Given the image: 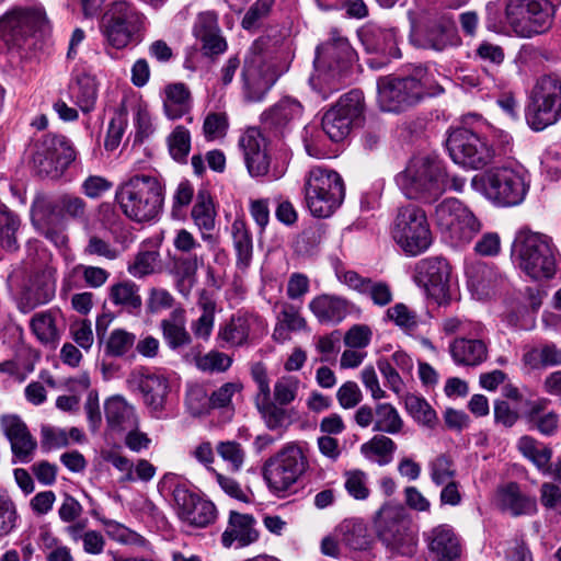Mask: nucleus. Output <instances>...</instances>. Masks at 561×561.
<instances>
[{
	"label": "nucleus",
	"mask_w": 561,
	"mask_h": 561,
	"mask_svg": "<svg viewBox=\"0 0 561 561\" xmlns=\"http://www.w3.org/2000/svg\"><path fill=\"white\" fill-rule=\"evenodd\" d=\"M411 41L416 47L443 51L459 45L460 37L450 16L434 15L413 31Z\"/></svg>",
	"instance_id": "aec40b11"
},
{
	"label": "nucleus",
	"mask_w": 561,
	"mask_h": 561,
	"mask_svg": "<svg viewBox=\"0 0 561 561\" xmlns=\"http://www.w3.org/2000/svg\"><path fill=\"white\" fill-rule=\"evenodd\" d=\"M44 211L53 214L58 219L70 218L73 220L87 219V203L83 198L72 194H61L55 198L37 197L34 202Z\"/></svg>",
	"instance_id": "7c9ffc66"
},
{
	"label": "nucleus",
	"mask_w": 561,
	"mask_h": 561,
	"mask_svg": "<svg viewBox=\"0 0 561 561\" xmlns=\"http://www.w3.org/2000/svg\"><path fill=\"white\" fill-rule=\"evenodd\" d=\"M216 451L228 463L231 471L238 472L243 467L245 450L240 443L236 440L219 442Z\"/></svg>",
	"instance_id": "e2e57ef3"
},
{
	"label": "nucleus",
	"mask_w": 561,
	"mask_h": 561,
	"mask_svg": "<svg viewBox=\"0 0 561 561\" xmlns=\"http://www.w3.org/2000/svg\"><path fill=\"white\" fill-rule=\"evenodd\" d=\"M55 295V283L47 273L32 275L25 284L19 301V309L28 313L37 306L47 304Z\"/></svg>",
	"instance_id": "c85d7f7f"
},
{
	"label": "nucleus",
	"mask_w": 561,
	"mask_h": 561,
	"mask_svg": "<svg viewBox=\"0 0 561 561\" xmlns=\"http://www.w3.org/2000/svg\"><path fill=\"white\" fill-rule=\"evenodd\" d=\"M301 112L302 107L299 102L290 98H284L265 111L261 119L266 128L279 130L286 127L291 121L298 118Z\"/></svg>",
	"instance_id": "a19ab883"
},
{
	"label": "nucleus",
	"mask_w": 561,
	"mask_h": 561,
	"mask_svg": "<svg viewBox=\"0 0 561 561\" xmlns=\"http://www.w3.org/2000/svg\"><path fill=\"white\" fill-rule=\"evenodd\" d=\"M364 111V95L358 90L344 94L322 117V129L332 141L343 140Z\"/></svg>",
	"instance_id": "f3484780"
},
{
	"label": "nucleus",
	"mask_w": 561,
	"mask_h": 561,
	"mask_svg": "<svg viewBox=\"0 0 561 561\" xmlns=\"http://www.w3.org/2000/svg\"><path fill=\"white\" fill-rule=\"evenodd\" d=\"M115 201L127 218L147 222L154 219L162 208L164 186L157 176L136 174L117 186Z\"/></svg>",
	"instance_id": "f257e3e1"
},
{
	"label": "nucleus",
	"mask_w": 561,
	"mask_h": 561,
	"mask_svg": "<svg viewBox=\"0 0 561 561\" xmlns=\"http://www.w3.org/2000/svg\"><path fill=\"white\" fill-rule=\"evenodd\" d=\"M345 195L341 175L322 167L312 168L305 181V197L314 217H330L342 204Z\"/></svg>",
	"instance_id": "0eeeda50"
},
{
	"label": "nucleus",
	"mask_w": 561,
	"mask_h": 561,
	"mask_svg": "<svg viewBox=\"0 0 561 561\" xmlns=\"http://www.w3.org/2000/svg\"><path fill=\"white\" fill-rule=\"evenodd\" d=\"M337 533L341 536L342 542L353 550H365L370 546V536L366 524L360 519H345L343 520Z\"/></svg>",
	"instance_id": "a18cd8bd"
},
{
	"label": "nucleus",
	"mask_w": 561,
	"mask_h": 561,
	"mask_svg": "<svg viewBox=\"0 0 561 561\" xmlns=\"http://www.w3.org/2000/svg\"><path fill=\"white\" fill-rule=\"evenodd\" d=\"M231 364V357L218 351H210L205 355L195 356V365L203 371H226Z\"/></svg>",
	"instance_id": "338daca9"
},
{
	"label": "nucleus",
	"mask_w": 561,
	"mask_h": 561,
	"mask_svg": "<svg viewBox=\"0 0 561 561\" xmlns=\"http://www.w3.org/2000/svg\"><path fill=\"white\" fill-rule=\"evenodd\" d=\"M193 35L201 43V49L205 56H217L227 50V41L221 34L218 16L213 11L202 12L197 15Z\"/></svg>",
	"instance_id": "393cba45"
},
{
	"label": "nucleus",
	"mask_w": 561,
	"mask_h": 561,
	"mask_svg": "<svg viewBox=\"0 0 561 561\" xmlns=\"http://www.w3.org/2000/svg\"><path fill=\"white\" fill-rule=\"evenodd\" d=\"M228 128L229 121L225 112H209L204 118L203 135L207 141L224 138Z\"/></svg>",
	"instance_id": "0e129e2a"
},
{
	"label": "nucleus",
	"mask_w": 561,
	"mask_h": 561,
	"mask_svg": "<svg viewBox=\"0 0 561 561\" xmlns=\"http://www.w3.org/2000/svg\"><path fill=\"white\" fill-rule=\"evenodd\" d=\"M257 317L248 313H237L218 331V340L221 346H242L248 342L252 324Z\"/></svg>",
	"instance_id": "4c0bfd02"
},
{
	"label": "nucleus",
	"mask_w": 561,
	"mask_h": 561,
	"mask_svg": "<svg viewBox=\"0 0 561 561\" xmlns=\"http://www.w3.org/2000/svg\"><path fill=\"white\" fill-rule=\"evenodd\" d=\"M523 363L530 369L561 366V348L553 343L534 347L524 354Z\"/></svg>",
	"instance_id": "09e8293b"
},
{
	"label": "nucleus",
	"mask_w": 561,
	"mask_h": 561,
	"mask_svg": "<svg viewBox=\"0 0 561 561\" xmlns=\"http://www.w3.org/2000/svg\"><path fill=\"white\" fill-rule=\"evenodd\" d=\"M255 520L252 515L230 512L229 522L221 536V543L230 548L234 541L240 547L249 546L259 538V533L254 528Z\"/></svg>",
	"instance_id": "72a5a7b5"
},
{
	"label": "nucleus",
	"mask_w": 561,
	"mask_h": 561,
	"mask_svg": "<svg viewBox=\"0 0 561 561\" xmlns=\"http://www.w3.org/2000/svg\"><path fill=\"white\" fill-rule=\"evenodd\" d=\"M279 308L276 316V323L272 337L276 343H285L290 340V332L304 331L307 329V320L301 314V308L294 304L284 301L276 302Z\"/></svg>",
	"instance_id": "473e14b6"
},
{
	"label": "nucleus",
	"mask_w": 561,
	"mask_h": 561,
	"mask_svg": "<svg viewBox=\"0 0 561 561\" xmlns=\"http://www.w3.org/2000/svg\"><path fill=\"white\" fill-rule=\"evenodd\" d=\"M48 30L49 20L38 5H16L0 16V43L8 49H21L31 37Z\"/></svg>",
	"instance_id": "6e6552de"
},
{
	"label": "nucleus",
	"mask_w": 561,
	"mask_h": 561,
	"mask_svg": "<svg viewBox=\"0 0 561 561\" xmlns=\"http://www.w3.org/2000/svg\"><path fill=\"white\" fill-rule=\"evenodd\" d=\"M363 43L368 50L391 54L396 45V33L393 30L374 27L363 34Z\"/></svg>",
	"instance_id": "13d9d810"
},
{
	"label": "nucleus",
	"mask_w": 561,
	"mask_h": 561,
	"mask_svg": "<svg viewBox=\"0 0 561 561\" xmlns=\"http://www.w3.org/2000/svg\"><path fill=\"white\" fill-rule=\"evenodd\" d=\"M402 193L410 199L431 203L447 188V174L442 163L430 156L412 158L396 178Z\"/></svg>",
	"instance_id": "f03ea898"
},
{
	"label": "nucleus",
	"mask_w": 561,
	"mask_h": 561,
	"mask_svg": "<svg viewBox=\"0 0 561 561\" xmlns=\"http://www.w3.org/2000/svg\"><path fill=\"white\" fill-rule=\"evenodd\" d=\"M376 422L373 430L389 435L400 434L404 421L399 411L391 403H377L375 407Z\"/></svg>",
	"instance_id": "8fccbe9b"
},
{
	"label": "nucleus",
	"mask_w": 561,
	"mask_h": 561,
	"mask_svg": "<svg viewBox=\"0 0 561 561\" xmlns=\"http://www.w3.org/2000/svg\"><path fill=\"white\" fill-rule=\"evenodd\" d=\"M513 253L520 270L529 277L540 280L554 276L558 249L548 234L520 230L515 238Z\"/></svg>",
	"instance_id": "7ed1b4c3"
},
{
	"label": "nucleus",
	"mask_w": 561,
	"mask_h": 561,
	"mask_svg": "<svg viewBox=\"0 0 561 561\" xmlns=\"http://www.w3.org/2000/svg\"><path fill=\"white\" fill-rule=\"evenodd\" d=\"M300 386V380L290 375L282 376L274 385L273 396L276 404L288 405L297 396Z\"/></svg>",
	"instance_id": "69168bd1"
},
{
	"label": "nucleus",
	"mask_w": 561,
	"mask_h": 561,
	"mask_svg": "<svg viewBox=\"0 0 561 561\" xmlns=\"http://www.w3.org/2000/svg\"><path fill=\"white\" fill-rule=\"evenodd\" d=\"M105 417L114 431H127L138 426L135 409L123 397L114 396L105 401Z\"/></svg>",
	"instance_id": "e433bc0d"
},
{
	"label": "nucleus",
	"mask_w": 561,
	"mask_h": 561,
	"mask_svg": "<svg viewBox=\"0 0 561 561\" xmlns=\"http://www.w3.org/2000/svg\"><path fill=\"white\" fill-rule=\"evenodd\" d=\"M134 380L151 416L161 419L170 391L169 380L154 373H138L134 375Z\"/></svg>",
	"instance_id": "b1692460"
},
{
	"label": "nucleus",
	"mask_w": 561,
	"mask_h": 561,
	"mask_svg": "<svg viewBox=\"0 0 561 561\" xmlns=\"http://www.w3.org/2000/svg\"><path fill=\"white\" fill-rule=\"evenodd\" d=\"M0 428L18 461L30 462L37 449V442L25 422L16 414H3L0 416Z\"/></svg>",
	"instance_id": "5701e85b"
},
{
	"label": "nucleus",
	"mask_w": 561,
	"mask_h": 561,
	"mask_svg": "<svg viewBox=\"0 0 561 561\" xmlns=\"http://www.w3.org/2000/svg\"><path fill=\"white\" fill-rule=\"evenodd\" d=\"M239 145L243 151L244 162L252 178L268 176L278 180L284 174V169L271 167L268 142L256 128H249L240 138Z\"/></svg>",
	"instance_id": "a211bd4d"
},
{
	"label": "nucleus",
	"mask_w": 561,
	"mask_h": 561,
	"mask_svg": "<svg viewBox=\"0 0 561 561\" xmlns=\"http://www.w3.org/2000/svg\"><path fill=\"white\" fill-rule=\"evenodd\" d=\"M404 407L411 417L419 424L433 427L436 422V413L431 405L421 397L407 394Z\"/></svg>",
	"instance_id": "bf43d9fd"
},
{
	"label": "nucleus",
	"mask_w": 561,
	"mask_h": 561,
	"mask_svg": "<svg viewBox=\"0 0 561 561\" xmlns=\"http://www.w3.org/2000/svg\"><path fill=\"white\" fill-rule=\"evenodd\" d=\"M168 147L171 157L185 162L191 150V134L182 125H178L168 137Z\"/></svg>",
	"instance_id": "052dcab7"
},
{
	"label": "nucleus",
	"mask_w": 561,
	"mask_h": 561,
	"mask_svg": "<svg viewBox=\"0 0 561 561\" xmlns=\"http://www.w3.org/2000/svg\"><path fill=\"white\" fill-rule=\"evenodd\" d=\"M354 305L344 297L322 294L312 298L309 309L322 324H339L352 311Z\"/></svg>",
	"instance_id": "cd10ccee"
},
{
	"label": "nucleus",
	"mask_w": 561,
	"mask_h": 561,
	"mask_svg": "<svg viewBox=\"0 0 561 561\" xmlns=\"http://www.w3.org/2000/svg\"><path fill=\"white\" fill-rule=\"evenodd\" d=\"M231 237L237 254V265L240 268H247L252 260L253 242L251 232L243 220L236 219L232 222Z\"/></svg>",
	"instance_id": "49530a36"
},
{
	"label": "nucleus",
	"mask_w": 561,
	"mask_h": 561,
	"mask_svg": "<svg viewBox=\"0 0 561 561\" xmlns=\"http://www.w3.org/2000/svg\"><path fill=\"white\" fill-rule=\"evenodd\" d=\"M426 70L415 68L407 77L387 76L377 81L378 104L385 112L399 113L416 104L424 95Z\"/></svg>",
	"instance_id": "ddd939ff"
},
{
	"label": "nucleus",
	"mask_w": 561,
	"mask_h": 561,
	"mask_svg": "<svg viewBox=\"0 0 561 561\" xmlns=\"http://www.w3.org/2000/svg\"><path fill=\"white\" fill-rule=\"evenodd\" d=\"M255 407L265 426L280 436L294 422L291 412L273 402L271 398L255 402Z\"/></svg>",
	"instance_id": "37998d69"
},
{
	"label": "nucleus",
	"mask_w": 561,
	"mask_h": 561,
	"mask_svg": "<svg viewBox=\"0 0 561 561\" xmlns=\"http://www.w3.org/2000/svg\"><path fill=\"white\" fill-rule=\"evenodd\" d=\"M51 149L49 140H46L33 154L34 168L41 176L58 178L62 173Z\"/></svg>",
	"instance_id": "6e6d98bb"
},
{
	"label": "nucleus",
	"mask_w": 561,
	"mask_h": 561,
	"mask_svg": "<svg viewBox=\"0 0 561 561\" xmlns=\"http://www.w3.org/2000/svg\"><path fill=\"white\" fill-rule=\"evenodd\" d=\"M136 344V335L125 329H114L104 341V354L119 358L127 355Z\"/></svg>",
	"instance_id": "864d4df0"
},
{
	"label": "nucleus",
	"mask_w": 561,
	"mask_h": 561,
	"mask_svg": "<svg viewBox=\"0 0 561 561\" xmlns=\"http://www.w3.org/2000/svg\"><path fill=\"white\" fill-rule=\"evenodd\" d=\"M110 299L122 308L133 312L141 307V297L138 286L129 280L114 284L110 288Z\"/></svg>",
	"instance_id": "603ef678"
},
{
	"label": "nucleus",
	"mask_w": 561,
	"mask_h": 561,
	"mask_svg": "<svg viewBox=\"0 0 561 561\" xmlns=\"http://www.w3.org/2000/svg\"><path fill=\"white\" fill-rule=\"evenodd\" d=\"M160 328L171 350H179L192 342L191 334L186 330V316L183 308L173 309L168 318L161 320Z\"/></svg>",
	"instance_id": "58836bf2"
},
{
	"label": "nucleus",
	"mask_w": 561,
	"mask_h": 561,
	"mask_svg": "<svg viewBox=\"0 0 561 561\" xmlns=\"http://www.w3.org/2000/svg\"><path fill=\"white\" fill-rule=\"evenodd\" d=\"M449 278L450 266L444 257H426L415 265V282L436 299L444 298L447 295Z\"/></svg>",
	"instance_id": "4be33fe9"
},
{
	"label": "nucleus",
	"mask_w": 561,
	"mask_h": 561,
	"mask_svg": "<svg viewBox=\"0 0 561 561\" xmlns=\"http://www.w3.org/2000/svg\"><path fill=\"white\" fill-rule=\"evenodd\" d=\"M468 285L472 290L484 294L499 278L495 268L484 262H474L466 267Z\"/></svg>",
	"instance_id": "3c124183"
},
{
	"label": "nucleus",
	"mask_w": 561,
	"mask_h": 561,
	"mask_svg": "<svg viewBox=\"0 0 561 561\" xmlns=\"http://www.w3.org/2000/svg\"><path fill=\"white\" fill-rule=\"evenodd\" d=\"M561 118V75L539 77L533 88L526 121L536 131L558 123Z\"/></svg>",
	"instance_id": "9d476101"
},
{
	"label": "nucleus",
	"mask_w": 561,
	"mask_h": 561,
	"mask_svg": "<svg viewBox=\"0 0 561 561\" xmlns=\"http://www.w3.org/2000/svg\"><path fill=\"white\" fill-rule=\"evenodd\" d=\"M504 14L517 37L531 38L552 27L556 7L550 0H507Z\"/></svg>",
	"instance_id": "423d86ee"
},
{
	"label": "nucleus",
	"mask_w": 561,
	"mask_h": 561,
	"mask_svg": "<svg viewBox=\"0 0 561 561\" xmlns=\"http://www.w3.org/2000/svg\"><path fill=\"white\" fill-rule=\"evenodd\" d=\"M522 455L530 460L538 470L546 468L551 461L552 449L530 436H523L517 444Z\"/></svg>",
	"instance_id": "5fc2aeb1"
},
{
	"label": "nucleus",
	"mask_w": 561,
	"mask_h": 561,
	"mask_svg": "<svg viewBox=\"0 0 561 561\" xmlns=\"http://www.w3.org/2000/svg\"><path fill=\"white\" fill-rule=\"evenodd\" d=\"M433 218L440 233L454 244L471 241L482 228L474 214L457 198L437 204Z\"/></svg>",
	"instance_id": "4468645a"
},
{
	"label": "nucleus",
	"mask_w": 561,
	"mask_h": 561,
	"mask_svg": "<svg viewBox=\"0 0 561 561\" xmlns=\"http://www.w3.org/2000/svg\"><path fill=\"white\" fill-rule=\"evenodd\" d=\"M446 146L453 161L465 168L480 170L494 158V149L488 140L467 128L453 130Z\"/></svg>",
	"instance_id": "dca6fc26"
},
{
	"label": "nucleus",
	"mask_w": 561,
	"mask_h": 561,
	"mask_svg": "<svg viewBox=\"0 0 561 561\" xmlns=\"http://www.w3.org/2000/svg\"><path fill=\"white\" fill-rule=\"evenodd\" d=\"M307 468L308 460L301 447L289 443L264 462L262 474L268 490L283 496L296 484Z\"/></svg>",
	"instance_id": "1a4fd4ad"
},
{
	"label": "nucleus",
	"mask_w": 561,
	"mask_h": 561,
	"mask_svg": "<svg viewBox=\"0 0 561 561\" xmlns=\"http://www.w3.org/2000/svg\"><path fill=\"white\" fill-rule=\"evenodd\" d=\"M193 96L188 87L183 82H174L165 85L163 96V111L171 119H180L191 113Z\"/></svg>",
	"instance_id": "c9c22d12"
},
{
	"label": "nucleus",
	"mask_w": 561,
	"mask_h": 561,
	"mask_svg": "<svg viewBox=\"0 0 561 561\" xmlns=\"http://www.w3.org/2000/svg\"><path fill=\"white\" fill-rule=\"evenodd\" d=\"M396 450L397 444L390 437L382 434L373 436L360 446L362 455L380 466L390 463Z\"/></svg>",
	"instance_id": "de8ad7c7"
},
{
	"label": "nucleus",
	"mask_w": 561,
	"mask_h": 561,
	"mask_svg": "<svg viewBox=\"0 0 561 561\" xmlns=\"http://www.w3.org/2000/svg\"><path fill=\"white\" fill-rule=\"evenodd\" d=\"M497 505L513 516L536 512V501L520 493L516 483H510L497 492Z\"/></svg>",
	"instance_id": "79ce46f5"
},
{
	"label": "nucleus",
	"mask_w": 561,
	"mask_h": 561,
	"mask_svg": "<svg viewBox=\"0 0 561 561\" xmlns=\"http://www.w3.org/2000/svg\"><path fill=\"white\" fill-rule=\"evenodd\" d=\"M431 479L436 485L453 481L456 474L453 460L446 455H439L430 465Z\"/></svg>",
	"instance_id": "774afa93"
},
{
	"label": "nucleus",
	"mask_w": 561,
	"mask_h": 561,
	"mask_svg": "<svg viewBox=\"0 0 561 561\" xmlns=\"http://www.w3.org/2000/svg\"><path fill=\"white\" fill-rule=\"evenodd\" d=\"M353 59L354 51L347 38L337 31H332L330 39L317 48L314 76L311 78V82L318 80L319 83L337 90L339 82L348 71Z\"/></svg>",
	"instance_id": "9b49d317"
},
{
	"label": "nucleus",
	"mask_w": 561,
	"mask_h": 561,
	"mask_svg": "<svg viewBox=\"0 0 561 561\" xmlns=\"http://www.w3.org/2000/svg\"><path fill=\"white\" fill-rule=\"evenodd\" d=\"M173 501L179 518L190 526L204 528L217 518L215 504L191 492L183 484H178L173 489Z\"/></svg>",
	"instance_id": "6ab92c4d"
},
{
	"label": "nucleus",
	"mask_w": 561,
	"mask_h": 561,
	"mask_svg": "<svg viewBox=\"0 0 561 561\" xmlns=\"http://www.w3.org/2000/svg\"><path fill=\"white\" fill-rule=\"evenodd\" d=\"M449 352L457 365L478 366L488 358V345L480 336L467 335L455 339Z\"/></svg>",
	"instance_id": "2f4dec72"
},
{
	"label": "nucleus",
	"mask_w": 561,
	"mask_h": 561,
	"mask_svg": "<svg viewBox=\"0 0 561 561\" xmlns=\"http://www.w3.org/2000/svg\"><path fill=\"white\" fill-rule=\"evenodd\" d=\"M71 96L75 103L84 113H89L94 108L98 88L95 79L83 71L78 72L75 77V81L70 87Z\"/></svg>",
	"instance_id": "c03bdc74"
},
{
	"label": "nucleus",
	"mask_w": 561,
	"mask_h": 561,
	"mask_svg": "<svg viewBox=\"0 0 561 561\" xmlns=\"http://www.w3.org/2000/svg\"><path fill=\"white\" fill-rule=\"evenodd\" d=\"M337 276L351 289L368 296L375 306L385 307L393 300L392 290L386 282L363 277L355 271H345Z\"/></svg>",
	"instance_id": "bb28decb"
},
{
	"label": "nucleus",
	"mask_w": 561,
	"mask_h": 561,
	"mask_svg": "<svg viewBox=\"0 0 561 561\" xmlns=\"http://www.w3.org/2000/svg\"><path fill=\"white\" fill-rule=\"evenodd\" d=\"M391 234L400 249L411 256L425 252L433 241L427 216L415 205H407L398 209Z\"/></svg>",
	"instance_id": "f8f14e48"
},
{
	"label": "nucleus",
	"mask_w": 561,
	"mask_h": 561,
	"mask_svg": "<svg viewBox=\"0 0 561 561\" xmlns=\"http://www.w3.org/2000/svg\"><path fill=\"white\" fill-rule=\"evenodd\" d=\"M30 327L42 344L55 348L61 339L65 320L59 310L49 309L35 313Z\"/></svg>",
	"instance_id": "c756f323"
},
{
	"label": "nucleus",
	"mask_w": 561,
	"mask_h": 561,
	"mask_svg": "<svg viewBox=\"0 0 561 561\" xmlns=\"http://www.w3.org/2000/svg\"><path fill=\"white\" fill-rule=\"evenodd\" d=\"M471 186L497 207L522 204L529 187L523 170L506 165L494 167L476 175Z\"/></svg>",
	"instance_id": "20e7f679"
},
{
	"label": "nucleus",
	"mask_w": 561,
	"mask_h": 561,
	"mask_svg": "<svg viewBox=\"0 0 561 561\" xmlns=\"http://www.w3.org/2000/svg\"><path fill=\"white\" fill-rule=\"evenodd\" d=\"M374 526L377 538L391 554L412 556L416 551L417 538L402 505H382L375 515Z\"/></svg>",
	"instance_id": "39448f33"
},
{
	"label": "nucleus",
	"mask_w": 561,
	"mask_h": 561,
	"mask_svg": "<svg viewBox=\"0 0 561 561\" xmlns=\"http://www.w3.org/2000/svg\"><path fill=\"white\" fill-rule=\"evenodd\" d=\"M145 20V15L133 3L117 0L103 14L100 27L107 45L123 49L144 28Z\"/></svg>",
	"instance_id": "2eb2a0df"
},
{
	"label": "nucleus",
	"mask_w": 561,
	"mask_h": 561,
	"mask_svg": "<svg viewBox=\"0 0 561 561\" xmlns=\"http://www.w3.org/2000/svg\"><path fill=\"white\" fill-rule=\"evenodd\" d=\"M202 309L199 318L192 323V331L196 337L208 340L215 323V302L205 298L198 302Z\"/></svg>",
	"instance_id": "680f3d73"
},
{
	"label": "nucleus",
	"mask_w": 561,
	"mask_h": 561,
	"mask_svg": "<svg viewBox=\"0 0 561 561\" xmlns=\"http://www.w3.org/2000/svg\"><path fill=\"white\" fill-rule=\"evenodd\" d=\"M20 228L19 217L7 206H0V243L8 251H15L19 248L16 231Z\"/></svg>",
	"instance_id": "4d7b16f0"
},
{
	"label": "nucleus",
	"mask_w": 561,
	"mask_h": 561,
	"mask_svg": "<svg viewBox=\"0 0 561 561\" xmlns=\"http://www.w3.org/2000/svg\"><path fill=\"white\" fill-rule=\"evenodd\" d=\"M277 80L274 67L260 54H253L244 61L242 82L244 98L249 102H261Z\"/></svg>",
	"instance_id": "412c9836"
},
{
	"label": "nucleus",
	"mask_w": 561,
	"mask_h": 561,
	"mask_svg": "<svg viewBox=\"0 0 561 561\" xmlns=\"http://www.w3.org/2000/svg\"><path fill=\"white\" fill-rule=\"evenodd\" d=\"M195 226L201 231V237L210 248L218 245V238L211 233L216 226V210L210 196L206 192L197 194L196 203L191 211Z\"/></svg>",
	"instance_id": "f704fd0d"
},
{
	"label": "nucleus",
	"mask_w": 561,
	"mask_h": 561,
	"mask_svg": "<svg viewBox=\"0 0 561 561\" xmlns=\"http://www.w3.org/2000/svg\"><path fill=\"white\" fill-rule=\"evenodd\" d=\"M424 540L436 561H458L461 556V545L454 529L447 524H440L424 533Z\"/></svg>",
	"instance_id": "a878e982"
},
{
	"label": "nucleus",
	"mask_w": 561,
	"mask_h": 561,
	"mask_svg": "<svg viewBox=\"0 0 561 561\" xmlns=\"http://www.w3.org/2000/svg\"><path fill=\"white\" fill-rule=\"evenodd\" d=\"M32 224L35 229L56 247H66L68 236L57 217L33 203L31 208Z\"/></svg>",
	"instance_id": "ea45409f"
}]
</instances>
